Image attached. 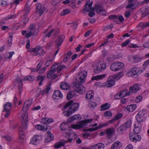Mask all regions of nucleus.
<instances>
[{
    "instance_id": "f257e3e1",
    "label": "nucleus",
    "mask_w": 149,
    "mask_h": 149,
    "mask_svg": "<svg viewBox=\"0 0 149 149\" xmlns=\"http://www.w3.org/2000/svg\"><path fill=\"white\" fill-rule=\"evenodd\" d=\"M80 76L78 80H76L75 82L73 83V86L75 91L80 94L84 93L85 89L81 84L84 82V79L87 75V72L83 71L79 74Z\"/></svg>"
},
{
    "instance_id": "f03ea898",
    "label": "nucleus",
    "mask_w": 149,
    "mask_h": 149,
    "mask_svg": "<svg viewBox=\"0 0 149 149\" xmlns=\"http://www.w3.org/2000/svg\"><path fill=\"white\" fill-rule=\"evenodd\" d=\"M22 126L18 128L20 135L19 136V141L21 144H23L25 140L24 139L23 132H24L28 127V115L26 113H24L22 116Z\"/></svg>"
},
{
    "instance_id": "7ed1b4c3",
    "label": "nucleus",
    "mask_w": 149,
    "mask_h": 149,
    "mask_svg": "<svg viewBox=\"0 0 149 149\" xmlns=\"http://www.w3.org/2000/svg\"><path fill=\"white\" fill-rule=\"evenodd\" d=\"M73 102L72 100L66 103L62 109V110H64L68 107L70 106L67 112L66 111L63 112V113L65 116L66 117H69L73 113H74L78 109L79 105V103H73Z\"/></svg>"
},
{
    "instance_id": "20e7f679",
    "label": "nucleus",
    "mask_w": 149,
    "mask_h": 149,
    "mask_svg": "<svg viewBox=\"0 0 149 149\" xmlns=\"http://www.w3.org/2000/svg\"><path fill=\"white\" fill-rule=\"evenodd\" d=\"M123 72H120L117 75H114L110 76L107 81L104 84L103 86H104L107 88L113 86L115 84V81L118 80L120 78L123 76Z\"/></svg>"
},
{
    "instance_id": "39448f33",
    "label": "nucleus",
    "mask_w": 149,
    "mask_h": 149,
    "mask_svg": "<svg viewBox=\"0 0 149 149\" xmlns=\"http://www.w3.org/2000/svg\"><path fill=\"white\" fill-rule=\"evenodd\" d=\"M35 79V77L32 75H29L26 77L24 78H23L22 80L19 79V78L16 79V81L17 83L18 84V88L19 91V94H20L21 91L22 90L23 84L22 81H33Z\"/></svg>"
},
{
    "instance_id": "423d86ee",
    "label": "nucleus",
    "mask_w": 149,
    "mask_h": 149,
    "mask_svg": "<svg viewBox=\"0 0 149 149\" xmlns=\"http://www.w3.org/2000/svg\"><path fill=\"white\" fill-rule=\"evenodd\" d=\"M95 9L96 12L98 14L103 16H105L106 14V13L105 10L104 9V6L101 4L96 5L95 6V9L94 7H93L89 9V11L94 12Z\"/></svg>"
},
{
    "instance_id": "0eeeda50",
    "label": "nucleus",
    "mask_w": 149,
    "mask_h": 149,
    "mask_svg": "<svg viewBox=\"0 0 149 149\" xmlns=\"http://www.w3.org/2000/svg\"><path fill=\"white\" fill-rule=\"evenodd\" d=\"M92 119H87L81 120L79 122V123L77 124H73L71 125V128L72 129L77 130L83 128L84 125H86L87 123H90L92 121Z\"/></svg>"
},
{
    "instance_id": "6e6552de",
    "label": "nucleus",
    "mask_w": 149,
    "mask_h": 149,
    "mask_svg": "<svg viewBox=\"0 0 149 149\" xmlns=\"http://www.w3.org/2000/svg\"><path fill=\"white\" fill-rule=\"evenodd\" d=\"M124 66V64L122 62H116L112 63L110 69L113 71H117L121 70Z\"/></svg>"
},
{
    "instance_id": "1a4fd4ad",
    "label": "nucleus",
    "mask_w": 149,
    "mask_h": 149,
    "mask_svg": "<svg viewBox=\"0 0 149 149\" xmlns=\"http://www.w3.org/2000/svg\"><path fill=\"white\" fill-rule=\"evenodd\" d=\"M34 52L36 53L33 56H36L38 55L40 56H43L46 53V52L43 49L42 47L39 45L36 46L34 48Z\"/></svg>"
},
{
    "instance_id": "9d476101",
    "label": "nucleus",
    "mask_w": 149,
    "mask_h": 149,
    "mask_svg": "<svg viewBox=\"0 0 149 149\" xmlns=\"http://www.w3.org/2000/svg\"><path fill=\"white\" fill-rule=\"evenodd\" d=\"M146 112L145 110H143L139 112L136 116V118L138 121L137 123L143 122L145 119L144 115Z\"/></svg>"
},
{
    "instance_id": "9b49d317",
    "label": "nucleus",
    "mask_w": 149,
    "mask_h": 149,
    "mask_svg": "<svg viewBox=\"0 0 149 149\" xmlns=\"http://www.w3.org/2000/svg\"><path fill=\"white\" fill-rule=\"evenodd\" d=\"M138 68L134 67L130 70L127 72V74L129 76H134L135 75H138L139 73L142 72Z\"/></svg>"
},
{
    "instance_id": "f8f14e48",
    "label": "nucleus",
    "mask_w": 149,
    "mask_h": 149,
    "mask_svg": "<svg viewBox=\"0 0 149 149\" xmlns=\"http://www.w3.org/2000/svg\"><path fill=\"white\" fill-rule=\"evenodd\" d=\"M107 65L106 63H100L96 67V68L94 69V72L96 73H99L105 69Z\"/></svg>"
},
{
    "instance_id": "ddd939ff",
    "label": "nucleus",
    "mask_w": 149,
    "mask_h": 149,
    "mask_svg": "<svg viewBox=\"0 0 149 149\" xmlns=\"http://www.w3.org/2000/svg\"><path fill=\"white\" fill-rule=\"evenodd\" d=\"M137 134H133L130 133L129 134L130 139L132 141L136 142L137 141H139L141 139V137L140 136L137 135Z\"/></svg>"
},
{
    "instance_id": "4468645a",
    "label": "nucleus",
    "mask_w": 149,
    "mask_h": 149,
    "mask_svg": "<svg viewBox=\"0 0 149 149\" xmlns=\"http://www.w3.org/2000/svg\"><path fill=\"white\" fill-rule=\"evenodd\" d=\"M63 96V95L61 92L58 90L54 91L52 96L53 98L55 99H62Z\"/></svg>"
},
{
    "instance_id": "2eb2a0df",
    "label": "nucleus",
    "mask_w": 149,
    "mask_h": 149,
    "mask_svg": "<svg viewBox=\"0 0 149 149\" xmlns=\"http://www.w3.org/2000/svg\"><path fill=\"white\" fill-rule=\"evenodd\" d=\"M41 140V136L35 135L31 139L30 143L31 144L36 145L38 143L39 141Z\"/></svg>"
},
{
    "instance_id": "dca6fc26",
    "label": "nucleus",
    "mask_w": 149,
    "mask_h": 149,
    "mask_svg": "<svg viewBox=\"0 0 149 149\" xmlns=\"http://www.w3.org/2000/svg\"><path fill=\"white\" fill-rule=\"evenodd\" d=\"M52 82L49 81L47 85L46 88L44 90L40 92V94L42 95H44L46 93L48 94L49 91L51 89V86L52 84Z\"/></svg>"
},
{
    "instance_id": "f3484780",
    "label": "nucleus",
    "mask_w": 149,
    "mask_h": 149,
    "mask_svg": "<svg viewBox=\"0 0 149 149\" xmlns=\"http://www.w3.org/2000/svg\"><path fill=\"white\" fill-rule=\"evenodd\" d=\"M37 13L39 14L40 16H41L45 11V8L43 7L42 8V5L40 3L37 4L36 6Z\"/></svg>"
},
{
    "instance_id": "a211bd4d",
    "label": "nucleus",
    "mask_w": 149,
    "mask_h": 149,
    "mask_svg": "<svg viewBox=\"0 0 149 149\" xmlns=\"http://www.w3.org/2000/svg\"><path fill=\"white\" fill-rule=\"evenodd\" d=\"M32 104L31 101L29 100H26L24 103L22 107V110L24 112L27 111Z\"/></svg>"
},
{
    "instance_id": "6ab92c4d",
    "label": "nucleus",
    "mask_w": 149,
    "mask_h": 149,
    "mask_svg": "<svg viewBox=\"0 0 149 149\" xmlns=\"http://www.w3.org/2000/svg\"><path fill=\"white\" fill-rule=\"evenodd\" d=\"M134 127L133 131L135 134H139L141 131L142 125L141 123H137V124H135Z\"/></svg>"
},
{
    "instance_id": "aec40b11",
    "label": "nucleus",
    "mask_w": 149,
    "mask_h": 149,
    "mask_svg": "<svg viewBox=\"0 0 149 149\" xmlns=\"http://www.w3.org/2000/svg\"><path fill=\"white\" fill-rule=\"evenodd\" d=\"M139 90V89L138 85L135 84L130 88L129 92L130 94L132 93H136Z\"/></svg>"
},
{
    "instance_id": "412c9836",
    "label": "nucleus",
    "mask_w": 149,
    "mask_h": 149,
    "mask_svg": "<svg viewBox=\"0 0 149 149\" xmlns=\"http://www.w3.org/2000/svg\"><path fill=\"white\" fill-rule=\"evenodd\" d=\"M66 141L65 140L63 139L60 140L59 141L56 143L54 145V147L56 148H58L63 146L66 143Z\"/></svg>"
},
{
    "instance_id": "4be33fe9",
    "label": "nucleus",
    "mask_w": 149,
    "mask_h": 149,
    "mask_svg": "<svg viewBox=\"0 0 149 149\" xmlns=\"http://www.w3.org/2000/svg\"><path fill=\"white\" fill-rule=\"evenodd\" d=\"M46 134L47 136L45 139V143L49 142L53 140L54 136L50 131H47Z\"/></svg>"
},
{
    "instance_id": "5701e85b",
    "label": "nucleus",
    "mask_w": 149,
    "mask_h": 149,
    "mask_svg": "<svg viewBox=\"0 0 149 149\" xmlns=\"http://www.w3.org/2000/svg\"><path fill=\"white\" fill-rule=\"evenodd\" d=\"M104 145L102 143H99L91 146L90 149H104Z\"/></svg>"
},
{
    "instance_id": "b1692460",
    "label": "nucleus",
    "mask_w": 149,
    "mask_h": 149,
    "mask_svg": "<svg viewBox=\"0 0 149 149\" xmlns=\"http://www.w3.org/2000/svg\"><path fill=\"white\" fill-rule=\"evenodd\" d=\"M64 38V36L63 35L60 36L58 37L56 42V44L55 45V46L56 47H59L61 45L63 41Z\"/></svg>"
},
{
    "instance_id": "393cba45",
    "label": "nucleus",
    "mask_w": 149,
    "mask_h": 149,
    "mask_svg": "<svg viewBox=\"0 0 149 149\" xmlns=\"http://www.w3.org/2000/svg\"><path fill=\"white\" fill-rule=\"evenodd\" d=\"M106 124H101L98 127H96L94 128H90L85 130L86 131L93 132L97 130L98 129H100L102 127L105 126Z\"/></svg>"
},
{
    "instance_id": "a878e982",
    "label": "nucleus",
    "mask_w": 149,
    "mask_h": 149,
    "mask_svg": "<svg viewBox=\"0 0 149 149\" xmlns=\"http://www.w3.org/2000/svg\"><path fill=\"white\" fill-rule=\"evenodd\" d=\"M107 136V137H111L115 132L113 128H110L105 130Z\"/></svg>"
},
{
    "instance_id": "bb28decb",
    "label": "nucleus",
    "mask_w": 149,
    "mask_h": 149,
    "mask_svg": "<svg viewBox=\"0 0 149 149\" xmlns=\"http://www.w3.org/2000/svg\"><path fill=\"white\" fill-rule=\"evenodd\" d=\"M121 146L120 142L118 141H117L112 144L111 149H118Z\"/></svg>"
},
{
    "instance_id": "cd10ccee",
    "label": "nucleus",
    "mask_w": 149,
    "mask_h": 149,
    "mask_svg": "<svg viewBox=\"0 0 149 149\" xmlns=\"http://www.w3.org/2000/svg\"><path fill=\"white\" fill-rule=\"evenodd\" d=\"M94 94L93 92L92 91H88L86 94L85 98L87 100H90L93 97Z\"/></svg>"
},
{
    "instance_id": "c85d7f7f",
    "label": "nucleus",
    "mask_w": 149,
    "mask_h": 149,
    "mask_svg": "<svg viewBox=\"0 0 149 149\" xmlns=\"http://www.w3.org/2000/svg\"><path fill=\"white\" fill-rule=\"evenodd\" d=\"M136 107V105L135 104H133L127 106L126 109L129 112H133L135 109Z\"/></svg>"
},
{
    "instance_id": "c756f323",
    "label": "nucleus",
    "mask_w": 149,
    "mask_h": 149,
    "mask_svg": "<svg viewBox=\"0 0 149 149\" xmlns=\"http://www.w3.org/2000/svg\"><path fill=\"white\" fill-rule=\"evenodd\" d=\"M70 86L69 84L65 82H63L60 85V88L64 90H67L70 88Z\"/></svg>"
},
{
    "instance_id": "7c9ffc66",
    "label": "nucleus",
    "mask_w": 149,
    "mask_h": 149,
    "mask_svg": "<svg viewBox=\"0 0 149 149\" xmlns=\"http://www.w3.org/2000/svg\"><path fill=\"white\" fill-rule=\"evenodd\" d=\"M110 107L111 105L108 103H105L101 106L100 108L101 109L100 111L108 110L110 108Z\"/></svg>"
},
{
    "instance_id": "2f4dec72",
    "label": "nucleus",
    "mask_w": 149,
    "mask_h": 149,
    "mask_svg": "<svg viewBox=\"0 0 149 149\" xmlns=\"http://www.w3.org/2000/svg\"><path fill=\"white\" fill-rule=\"evenodd\" d=\"M126 130V129L124 125H122L118 127L117 131L118 134H121Z\"/></svg>"
},
{
    "instance_id": "473e14b6",
    "label": "nucleus",
    "mask_w": 149,
    "mask_h": 149,
    "mask_svg": "<svg viewBox=\"0 0 149 149\" xmlns=\"http://www.w3.org/2000/svg\"><path fill=\"white\" fill-rule=\"evenodd\" d=\"M45 77V76L39 75L37 77L36 80L38 81H40V82L39 83V85L40 86H41L42 85V83L44 80Z\"/></svg>"
},
{
    "instance_id": "72a5a7b5",
    "label": "nucleus",
    "mask_w": 149,
    "mask_h": 149,
    "mask_svg": "<svg viewBox=\"0 0 149 149\" xmlns=\"http://www.w3.org/2000/svg\"><path fill=\"white\" fill-rule=\"evenodd\" d=\"M42 121L43 123L45 124H49L54 121L53 119L52 118H45L42 119Z\"/></svg>"
},
{
    "instance_id": "f704fd0d",
    "label": "nucleus",
    "mask_w": 149,
    "mask_h": 149,
    "mask_svg": "<svg viewBox=\"0 0 149 149\" xmlns=\"http://www.w3.org/2000/svg\"><path fill=\"white\" fill-rule=\"evenodd\" d=\"M80 115L79 114L75 115L68 119V121L69 122H71L77 119H80Z\"/></svg>"
},
{
    "instance_id": "c9c22d12",
    "label": "nucleus",
    "mask_w": 149,
    "mask_h": 149,
    "mask_svg": "<svg viewBox=\"0 0 149 149\" xmlns=\"http://www.w3.org/2000/svg\"><path fill=\"white\" fill-rule=\"evenodd\" d=\"M68 123V122H63L61 124L60 127L61 131H64L67 130Z\"/></svg>"
},
{
    "instance_id": "e433bc0d",
    "label": "nucleus",
    "mask_w": 149,
    "mask_h": 149,
    "mask_svg": "<svg viewBox=\"0 0 149 149\" xmlns=\"http://www.w3.org/2000/svg\"><path fill=\"white\" fill-rule=\"evenodd\" d=\"M127 89H125L124 90L121 91L120 92L122 97H123L126 96H128L130 95L129 92V91L128 93H127Z\"/></svg>"
},
{
    "instance_id": "4c0bfd02",
    "label": "nucleus",
    "mask_w": 149,
    "mask_h": 149,
    "mask_svg": "<svg viewBox=\"0 0 149 149\" xmlns=\"http://www.w3.org/2000/svg\"><path fill=\"white\" fill-rule=\"evenodd\" d=\"M108 18L109 19H112L113 22H116L117 23H118V17L117 16L115 15H110L109 16Z\"/></svg>"
},
{
    "instance_id": "58836bf2",
    "label": "nucleus",
    "mask_w": 149,
    "mask_h": 149,
    "mask_svg": "<svg viewBox=\"0 0 149 149\" xmlns=\"http://www.w3.org/2000/svg\"><path fill=\"white\" fill-rule=\"evenodd\" d=\"M88 2L87 1V3L85 4L84 6V9L81 10V11L82 12V13H85V12L86 11H89V9L91 8H89V7L88 6Z\"/></svg>"
},
{
    "instance_id": "ea45409f",
    "label": "nucleus",
    "mask_w": 149,
    "mask_h": 149,
    "mask_svg": "<svg viewBox=\"0 0 149 149\" xmlns=\"http://www.w3.org/2000/svg\"><path fill=\"white\" fill-rule=\"evenodd\" d=\"M148 7H145L143 10L141 11L143 17H145L148 15Z\"/></svg>"
},
{
    "instance_id": "a19ab883",
    "label": "nucleus",
    "mask_w": 149,
    "mask_h": 149,
    "mask_svg": "<svg viewBox=\"0 0 149 149\" xmlns=\"http://www.w3.org/2000/svg\"><path fill=\"white\" fill-rule=\"evenodd\" d=\"M105 74L99 75L96 76H94L92 78L91 80H100L103 78L105 77Z\"/></svg>"
},
{
    "instance_id": "79ce46f5",
    "label": "nucleus",
    "mask_w": 149,
    "mask_h": 149,
    "mask_svg": "<svg viewBox=\"0 0 149 149\" xmlns=\"http://www.w3.org/2000/svg\"><path fill=\"white\" fill-rule=\"evenodd\" d=\"M70 13V11L68 9H65L63 10L61 13V16H64L67 15Z\"/></svg>"
},
{
    "instance_id": "37998d69",
    "label": "nucleus",
    "mask_w": 149,
    "mask_h": 149,
    "mask_svg": "<svg viewBox=\"0 0 149 149\" xmlns=\"http://www.w3.org/2000/svg\"><path fill=\"white\" fill-rule=\"evenodd\" d=\"M36 128L38 130L42 131H46L47 130V128L45 127L44 126H42L40 125H38L36 126Z\"/></svg>"
},
{
    "instance_id": "c03bdc74",
    "label": "nucleus",
    "mask_w": 149,
    "mask_h": 149,
    "mask_svg": "<svg viewBox=\"0 0 149 149\" xmlns=\"http://www.w3.org/2000/svg\"><path fill=\"white\" fill-rule=\"evenodd\" d=\"M30 10V7H29L28 5H26L25 6V9L24 10V11L25 13L24 15V16H27L29 14Z\"/></svg>"
},
{
    "instance_id": "a18cd8bd",
    "label": "nucleus",
    "mask_w": 149,
    "mask_h": 149,
    "mask_svg": "<svg viewBox=\"0 0 149 149\" xmlns=\"http://www.w3.org/2000/svg\"><path fill=\"white\" fill-rule=\"evenodd\" d=\"M3 111L6 112L4 114V116L6 117H8L10 115V109H6V108H4Z\"/></svg>"
},
{
    "instance_id": "49530a36",
    "label": "nucleus",
    "mask_w": 149,
    "mask_h": 149,
    "mask_svg": "<svg viewBox=\"0 0 149 149\" xmlns=\"http://www.w3.org/2000/svg\"><path fill=\"white\" fill-rule=\"evenodd\" d=\"M53 68H51L50 70L48 73L47 75V77L48 78H50L51 77L52 75L54 74L55 71V70L52 69Z\"/></svg>"
},
{
    "instance_id": "de8ad7c7",
    "label": "nucleus",
    "mask_w": 149,
    "mask_h": 149,
    "mask_svg": "<svg viewBox=\"0 0 149 149\" xmlns=\"http://www.w3.org/2000/svg\"><path fill=\"white\" fill-rule=\"evenodd\" d=\"M74 92L72 91H70L67 95L66 99L69 100L73 96Z\"/></svg>"
},
{
    "instance_id": "09e8293b",
    "label": "nucleus",
    "mask_w": 149,
    "mask_h": 149,
    "mask_svg": "<svg viewBox=\"0 0 149 149\" xmlns=\"http://www.w3.org/2000/svg\"><path fill=\"white\" fill-rule=\"evenodd\" d=\"M12 104L9 102H7L3 106L4 108H6V109H9L8 108H10V109L12 107Z\"/></svg>"
},
{
    "instance_id": "8fccbe9b",
    "label": "nucleus",
    "mask_w": 149,
    "mask_h": 149,
    "mask_svg": "<svg viewBox=\"0 0 149 149\" xmlns=\"http://www.w3.org/2000/svg\"><path fill=\"white\" fill-rule=\"evenodd\" d=\"M131 121L130 120H127L125 124L123 125L125 126V128L127 130V129L129 128L131 125Z\"/></svg>"
},
{
    "instance_id": "3c124183",
    "label": "nucleus",
    "mask_w": 149,
    "mask_h": 149,
    "mask_svg": "<svg viewBox=\"0 0 149 149\" xmlns=\"http://www.w3.org/2000/svg\"><path fill=\"white\" fill-rule=\"evenodd\" d=\"M113 27V25L112 24H111L105 27L103 29L104 31H107L109 29H111Z\"/></svg>"
},
{
    "instance_id": "603ef678",
    "label": "nucleus",
    "mask_w": 149,
    "mask_h": 149,
    "mask_svg": "<svg viewBox=\"0 0 149 149\" xmlns=\"http://www.w3.org/2000/svg\"><path fill=\"white\" fill-rule=\"evenodd\" d=\"M35 35V33L34 32H32V31H30L29 33H26L25 36L27 38L30 37L32 35L34 36Z\"/></svg>"
},
{
    "instance_id": "864d4df0",
    "label": "nucleus",
    "mask_w": 149,
    "mask_h": 149,
    "mask_svg": "<svg viewBox=\"0 0 149 149\" xmlns=\"http://www.w3.org/2000/svg\"><path fill=\"white\" fill-rule=\"evenodd\" d=\"M104 115L107 117H110L112 115V113L110 111H107L104 113Z\"/></svg>"
},
{
    "instance_id": "5fc2aeb1",
    "label": "nucleus",
    "mask_w": 149,
    "mask_h": 149,
    "mask_svg": "<svg viewBox=\"0 0 149 149\" xmlns=\"http://www.w3.org/2000/svg\"><path fill=\"white\" fill-rule=\"evenodd\" d=\"M16 17V15H13L8 16L4 18V19L6 20H8L9 19H12L15 18Z\"/></svg>"
},
{
    "instance_id": "6e6d98bb",
    "label": "nucleus",
    "mask_w": 149,
    "mask_h": 149,
    "mask_svg": "<svg viewBox=\"0 0 149 149\" xmlns=\"http://www.w3.org/2000/svg\"><path fill=\"white\" fill-rule=\"evenodd\" d=\"M123 97H122V95L120 92L116 95L115 96V98L116 99H119Z\"/></svg>"
},
{
    "instance_id": "4d7b16f0",
    "label": "nucleus",
    "mask_w": 149,
    "mask_h": 149,
    "mask_svg": "<svg viewBox=\"0 0 149 149\" xmlns=\"http://www.w3.org/2000/svg\"><path fill=\"white\" fill-rule=\"evenodd\" d=\"M42 64V61H41L38 63L37 67L36 72H38L40 69Z\"/></svg>"
},
{
    "instance_id": "13d9d810",
    "label": "nucleus",
    "mask_w": 149,
    "mask_h": 149,
    "mask_svg": "<svg viewBox=\"0 0 149 149\" xmlns=\"http://www.w3.org/2000/svg\"><path fill=\"white\" fill-rule=\"evenodd\" d=\"M142 98V97L141 95H139L138 97H137L135 100L136 102H140Z\"/></svg>"
},
{
    "instance_id": "bf43d9fd",
    "label": "nucleus",
    "mask_w": 149,
    "mask_h": 149,
    "mask_svg": "<svg viewBox=\"0 0 149 149\" xmlns=\"http://www.w3.org/2000/svg\"><path fill=\"white\" fill-rule=\"evenodd\" d=\"M122 116V114L121 113H119L115 116L114 118L116 120H118Z\"/></svg>"
},
{
    "instance_id": "052dcab7",
    "label": "nucleus",
    "mask_w": 149,
    "mask_h": 149,
    "mask_svg": "<svg viewBox=\"0 0 149 149\" xmlns=\"http://www.w3.org/2000/svg\"><path fill=\"white\" fill-rule=\"evenodd\" d=\"M132 58L133 59L136 61H137L140 59L139 57L137 55L132 56Z\"/></svg>"
},
{
    "instance_id": "680f3d73",
    "label": "nucleus",
    "mask_w": 149,
    "mask_h": 149,
    "mask_svg": "<svg viewBox=\"0 0 149 149\" xmlns=\"http://www.w3.org/2000/svg\"><path fill=\"white\" fill-rule=\"evenodd\" d=\"M90 107L92 108H95L96 107L97 104L94 102H91L90 103Z\"/></svg>"
},
{
    "instance_id": "e2e57ef3",
    "label": "nucleus",
    "mask_w": 149,
    "mask_h": 149,
    "mask_svg": "<svg viewBox=\"0 0 149 149\" xmlns=\"http://www.w3.org/2000/svg\"><path fill=\"white\" fill-rule=\"evenodd\" d=\"M35 26V25L32 24H31L29 27V29L30 30V31H32V32H34V28Z\"/></svg>"
},
{
    "instance_id": "0e129e2a",
    "label": "nucleus",
    "mask_w": 149,
    "mask_h": 149,
    "mask_svg": "<svg viewBox=\"0 0 149 149\" xmlns=\"http://www.w3.org/2000/svg\"><path fill=\"white\" fill-rule=\"evenodd\" d=\"M53 59H50L49 61H48L45 64V65L46 67H48L51 64V62L52 61Z\"/></svg>"
},
{
    "instance_id": "69168bd1",
    "label": "nucleus",
    "mask_w": 149,
    "mask_h": 149,
    "mask_svg": "<svg viewBox=\"0 0 149 149\" xmlns=\"http://www.w3.org/2000/svg\"><path fill=\"white\" fill-rule=\"evenodd\" d=\"M143 46L145 48H149V41L144 43L143 44Z\"/></svg>"
},
{
    "instance_id": "338daca9",
    "label": "nucleus",
    "mask_w": 149,
    "mask_h": 149,
    "mask_svg": "<svg viewBox=\"0 0 149 149\" xmlns=\"http://www.w3.org/2000/svg\"><path fill=\"white\" fill-rule=\"evenodd\" d=\"M130 41L129 40H127L124 43H123L122 45L123 47H125L127 45H128L130 43Z\"/></svg>"
},
{
    "instance_id": "774afa93",
    "label": "nucleus",
    "mask_w": 149,
    "mask_h": 149,
    "mask_svg": "<svg viewBox=\"0 0 149 149\" xmlns=\"http://www.w3.org/2000/svg\"><path fill=\"white\" fill-rule=\"evenodd\" d=\"M1 5L3 6H7L8 4L7 2L5 1L1 0Z\"/></svg>"
}]
</instances>
